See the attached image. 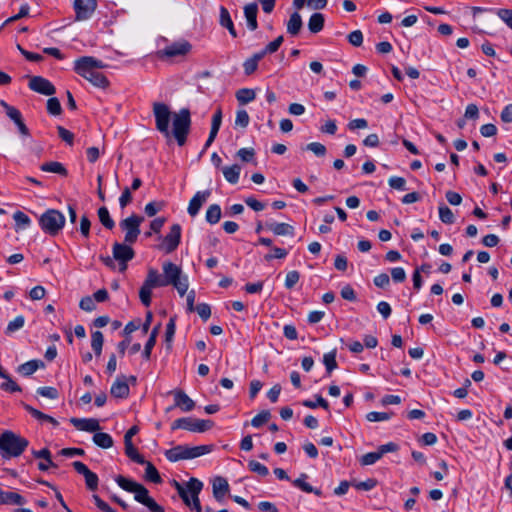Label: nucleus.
<instances>
[{
	"mask_svg": "<svg viewBox=\"0 0 512 512\" xmlns=\"http://www.w3.org/2000/svg\"><path fill=\"white\" fill-rule=\"evenodd\" d=\"M155 126L167 141L174 138L179 146H184L191 129V112L182 108L178 112H171L169 106L162 102L153 103Z\"/></svg>",
	"mask_w": 512,
	"mask_h": 512,
	"instance_id": "nucleus-1",
	"label": "nucleus"
},
{
	"mask_svg": "<svg viewBox=\"0 0 512 512\" xmlns=\"http://www.w3.org/2000/svg\"><path fill=\"white\" fill-rule=\"evenodd\" d=\"M163 274L157 270L150 269L145 282L141 288H153L155 286L165 287L173 286V288H187L188 284L182 282V271L179 266L172 262L163 263Z\"/></svg>",
	"mask_w": 512,
	"mask_h": 512,
	"instance_id": "nucleus-2",
	"label": "nucleus"
},
{
	"mask_svg": "<svg viewBox=\"0 0 512 512\" xmlns=\"http://www.w3.org/2000/svg\"><path fill=\"white\" fill-rule=\"evenodd\" d=\"M115 481L123 490L133 493L135 501L147 507L149 512H165L164 507L158 504L155 499L150 496L148 489L142 484L130 480L122 475H118L115 478Z\"/></svg>",
	"mask_w": 512,
	"mask_h": 512,
	"instance_id": "nucleus-3",
	"label": "nucleus"
},
{
	"mask_svg": "<svg viewBox=\"0 0 512 512\" xmlns=\"http://www.w3.org/2000/svg\"><path fill=\"white\" fill-rule=\"evenodd\" d=\"M29 445V441L14 433L6 430L0 434V455L4 459L19 457L23 454Z\"/></svg>",
	"mask_w": 512,
	"mask_h": 512,
	"instance_id": "nucleus-4",
	"label": "nucleus"
},
{
	"mask_svg": "<svg viewBox=\"0 0 512 512\" xmlns=\"http://www.w3.org/2000/svg\"><path fill=\"white\" fill-rule=\"evenodd\" d=\"M213 445H199L190 447L188 445H177L165 451V457L170 462L188 460L208 454L213 450Z\"/></svg>",
	"mask_w": 512,
	"mask_h": 512,
	"instance_id": "nucleus-5",
	"label": "nucleus"
},
{
	"mask_svg": "<svg viewBox=\"0 0 512 512\" xmlns=\"http://www.w3.org/2000/svg\"><path fill=\"white\" fill-rule=\"evenodd\" d=\"M39 225L44 233L56 236L65 225V217L59 210L48 209L39 217Z\"/></svg>",
	"mask_w": 512,
	"mask_h": 512,
	"instance_id": "nucleus-6",
	"label": "nucleus"
},
{
	"mask_svg": "<svg viewBox=\"0 0 512 512\" xmlns=\"http://www.w3.org/2000/svg\"><path fill=\"white\" fill-rule=\"evenodd\" d=\"M74 71L79 76L88 80L95 87L105 89L110 85L109 80L104 74L78 60H75L74 62Z\"/></svg>",
	"mask_w": 512,
	"mask_h": 512,
	"instance_id": "nucleus-7",
	"label": "nucleus"
},
{
	"mask_svg": "<svg viewBox=\"0 0 512 512\" xmlns=\"http://www.w3.org/2000/svg\"><path fill=\"white\" fill-rule=\"evenodd\" d=\"M214 426L212 420H204V419H196L192 417H183L176 419L172 425L171 429H184L191 432L203 433L210 430Z\"/></svg>",
	"mask_w": 512,
	"mask_h": 512,
	"instance_id": "nucleus-8",
	"label": "nucleus"
},
{
	"mask_svg": "<svg viewBox=\"0 0 512 512\" xmlns=\"http://www.w3.org/2000/svg\"><path fill=\"white\" fill-rule=\"evenodd\" d=\"M144 221V217L132 214L120 222V228L125 232L124 242L132 245L137 241L140 235V225Z\"/></svg>",
	"mask_w": 512,
	"mask_h": 512,
	"instance_id": "nucleus-9",
	"label": "nucleus"
},
{
	"mask_svg": "<svg viewBox=\"0 0 512 512\" xmlns=\"http://www.w3.org/2000/svg\"><path fill=\"white\" fill-rule=\"evenodd\" d=\"M182 228L180 224H173L170 227V231L164 237L162 244L159 246L160 249L164 250L166 254L174 252L181 241Z\"/></svg>",
	"mask_w": 512,
	"mask_h": 512,
	"instance_id": "nucleus-10",
	"label": "nucleus"
},
{
	"mask_svg": "<svg viewBox=\"0 0 512 512\" xmlns=\"http://www.w3.org/2000/svg\"><path fill=\"white\" fill-rule=\"evenodd\" d=\"M75 20H88L97 8V0H74Z\"/></svg>",
	"mask_w": 512,
	"mask_h": 512,
	"instance_id": "nucleus-11",
	"label": "nucleus"
},
{
	"mask_svg": "<svg viewBox=\"0 0 512 512\" xmlns=\"http://www.w3.org/2000/svg\"><path fill=\"white\" fill-rule=\"evenodd\" d=\"M29 88L42 95L52 96L56 92L55 86L42 76L29 77Z\"/></svg>",
	"mask_w": 512,
	"mask_h": 512,
	"instance_id": "nucleus-12",
	"label": "nucleus"
},
{
	"mask_svg": "<svg viewBox=\"0 0 512 512\" xmlns=\"http://www.w3.org/2000/svg\"><path fill=\"white\" fill-rule=\"evenodd\" d=\"M134 250L131 245L127 243L115 242L113 245V258L117 260L122 266L121 269H126V263L133 259Z\"/></svg>",
	"mask_w": 512,
	"mask_h": 512,
	"instance_id": "nucleus-13",
	"label": "nucleus"
},
{
	"mask_svg": "<svg viewBox=\"0 0 512 512\" xmlns=\"http://www.w3.org/2000/svg\"><path fill=\"white\" fill-rule=\"evenodd\" d=\"M75 471L85 478L86 487L90 491H95L98 488L99 478L96 473L92 472L83 462L74 461L72 463Z\"/></svg>",
	"mask_w": 512,
	"mask_h": 512,
	"instance_id": "nucleus-14",
	"label": "nucleus"
},
{
	"mask_svg": "<svg viewBox=\"0 0 512 512\" xmlns=\"http://www.w3.org/2000/svg\"><path fill=\"white\" fill-rule=\"evenodd\" d=\"M174 396V406L167 408L171 411L174 407L180 408L183 412H190L195 407V402L181 389H175L170 392Z\"/></svg>",
	"mask_w": 512,
	"mask_h": 512,
	"instance_id": "nucleus-15",
	"label": "nucleus"
},
{
	"mask_svg": "<svg viewBox=\"0 0 512 512\" xmlns=\"http://www.w3.org/2000/svg\"><path fill=\"white\" fill-rule=\"evenodd\" d=\"M187 488L191 494V507L196 512H202V507L199 500V494L202 491L203 483L197 478H190L187 482Z\"/></svg>",
	"mask_w": 512,
	"mask_h": 512,
	"instance_id": "nucleus-16",
	"label": "nucleus"
},
{
	"mask_svg": "<svg viewBox=\"0 0 512 512\" xmlns=\"http://www.w3.org/2000/svg\"><path fill=\"white\" fill-rule=\"evenodd\" d=\"M192 46L188 41L175 42L160 51L162 56L172 58L176 56H184L190 52Z\"/></svg>",
	"mask_w": 512,
	"mask_h": 512,
	"instance_id": "nucleus-17",
	"label": "nucleus"
},
{
	"mask_svg": "<svg viewBox=\"0 0 512 512\" xmlns=\"http://www.w3.org/2000/svg\"><path fill=\"white\" fill-rule=\"evenodd\" d=\"M213 497L219 503H222L225 496L230 491V486L226 478L217 476L212 481Z\"/></svg>",
	"mask_w": 512,
	"mask_h": 512,
	"instance_id": "nucleus-18",
	"label": "nucleus"
},
{
	"mask_svg": "<svg viewBox=\"0 0 512 512\" xmlns=\"http://www.w3.org/2000/svg\"><path fill=\"white\" fill-rule=\"evenodd\" d=\"M210 195H211L210 190L198 191L189 202V205L187 208L188 214L191 217H195L199 213L202 205L210 197Z\"/></svg>",
	"mask_w": 512,
	"mask_h": 512,
	"instance_id": "nucleus-19",
	"label": "nucleus"
},
{
	"mask_svg": "<svg viewBox=\"0 0 512 512\" xmlns=\"http://www.w3.org/2000/svg\"><path fill=\"white\" fill-rule=\"evenodd\" d=\"M71 424L78 430L86 432H97L100 430V424L94 418H71Z\"/></svg>",
	"mask_w": 512,
	"mask_h": 512,
	"instance_id": "nucleus-20",
	"label": "nucleus"
},
{
	"mask_svg": "<svg viewBox=\"0 0 512 512\" xmlns=\"http://www.w3.org/2000/svg\"><path fill=\"white\" fill-rule=\"evenodd\" d=\"M110 392L115 398L125 399L129 396L130 389L124 375L117 377L111 386Z\"/></svg>",
	"mask_w": 512,
	"mask_h": 512,
	"instance_id": "nucleus-21",
	"label": "nucleus"
},
{
	"mask_svg": "<svg viewBox=\"0 0 512 512\" xmlns=\"http://www.w3.org/2000/svg\"><path fill=\"white\" fill-rule=\"evenodd\" d=\"M257 13H258L257 3H249L244 6V16L247 21V27L251 31H255L258 28Z\"/></svg>",
	"mask_w": 512,
	"mask_h": 512,
	"instance_id": "nucleus-22",
	"label": "nucleus"
},
{
	"mask_svg": "<svg viewBox=\"0 0 512 512\" xmlns=\"http://www.w3.org/2000/svg\"><path fill=\"white\" fill-rule=\"evenodd\" d=\"M40 170L48 173H55L62 177L68 176V170L66 167L58 161H49L40 165Z\"/></svg>",
	"mask_w": 512,
	"mask_h": 512,
	"instance_id": "nucleus-23",
	"label": "nucleus"
},
{
	"mask_svg": "<svg viewBox=\"0 0 512 512\" xmlns=\"http://www.w3.org/2000/svg\"><path fill=\"white\" fill-rule=\"evenodd\" d=\"M0 377L6 381L0 385V389L6 392H21V387L10 377V375L0 366Z\"/></svg>",
	"mask_w": 512,
	"mask_h": 512,
	"instance_id": "nucleus-24",
	"label": "nucleus"
},
{
	"mask_svg": "<svg viewBox=\"0 0 512 512\" xmlns=\"http://www.w3.org/2000/svg\"><path fill=\"white\" fill-rule=\"evenodd\" d=\"M308 475L306 473H302L299 478L295 479L292 484L301 489L306 493H314L317 496H322V492L320 489L312 487L309 483L306 482Z\"/></svg>",
	"mask_w": 512,
	"mask_h": 512,
	"instance_id": "nucleus-25",
	"label": "nucleus"
},
{
	"mask_svg": "<svg viewBox=\"0 0 512 512\" xmlns=\"http://www.w3.org/2000/svg\"><path fill=\"white\" fill-rule=\"evenodd\" d=\"M0 503L11 505H23L25 503V499L16 492H5L0 489Z\"/></svg>",
	"mask_w": 512,
	"mask_h": 512,
	"instance_id": "nucleus-26",
	"label": "nucleus"
},
{
	"mask_svg": "<svg viewBox=\"0 0 512 512\" xmlns=\"http://www.w3.org/2000/svg\"><path fill=\"white\" fill-rule=\"evenodd\" d=\"M267 229L272 231L275 235H294V227L287 223H266Z\"/></svg>",
	"mask_w": 512,
	"mask_h": 512,
	"instance_id": "nucleus-27",
	"label": "nucleus"
},
{
	"mask_svg": "<svg viewBox=\"0 0 512 512\" xmlns=\"http://www.w3.org/2000/svg\"><path fill=\"white\" fill-rule=\"evenodd\" d=\"M220 25L228 29L230 35L233 38L237 37V32L235 30L233 21L231 19L230 13L224 6L220 7Z\"/></svg>",
	"mask_w": 512,
	"mask_h": 512,
	"instance_id": "nucleus-28",
	"label": "nucleus"
},
{
	"mask_svg": "<svg viewBox=\"0 0 512 512\" xmlns=\"http://www.w3.org/2000/svg\"><path fill=\"white\" fill-rule=\"evenodd\" d=\"M303 26L301 15L298 12H293L290 15V19L287 22V32L291 36H296L299 34L301 28Z\"/></svg>",
	"mask_w": 512,
	"mask_h": 512,
	"instance_id": "nucleus-29",
	"label": "nucleus"
},
{
	"mask_svg": "<svg viewBox=\"0 0 512 512\" xmlns=\"http://www.w3.org/2000/svg\"><path fill=\"white\" fill-rule=\"evenodd\" d=\"M23 407H24V409H25L28 413H30V414H31V416H32V417H34L35 419H37V420H39V421H46V422H49V423H51L53 426H58V425H59V422H58L55 418H53V417H51V416H49V415H47V414H45V413H43V412H41V411H39V410L35 409V408H34V407H32L31 405L26 404V403H23Z\"/></svg>",
	"mask_w": 512,
	"mask_h": 512,
	"instance_id": "nucleus-30",
	"label": "nucleus"
},
{
	"mask_svg": "<svg viewBox=\"0 0 512 512\" xmlns=\"http://www.w3.org/2000/svg\"><path fill=\"white\" fill-rule=\"evenodd\" d=\"M40 367H44L41 360H30L18 366L17 371L23 376H30Z\"/></svg>",
	"mask_w": 512,
	"mask_h": 512,
	"instance_id": "nucleus-31",
	"label": "nucleus"
},
{
	"mask_svg": "<svg viewBox=\"0 0 512 512\" xmlns=\"http://www.w3.org/2000/svg\"><path fill=\"white\" fill-rule=\"evenodd\" d=\"M325 23V17L322 13H314L310 16L309 22H308V28L310 32L312 33H318L320 32Z\"/></svg>",
	"mask_w": 512,
	"mask_h": 512,
	"instance_id": "nucleus-32",
	"label": "nucleus"
},
{
	"mask_svg": "<svg viewBox=\"0 0 512 512\" xmlns=\"http://www.w3.org/2000/svg\"><path fill=\"white\" fill-rule=\"evenodd\" d=\"M223 175L225 179L231 183L236 184L239 180L241 167L238 164H234L232 166H227L222 169Z\"/></svg>",
	"mask_w": 512,
	"mask_h": 512,
	"instance_id": "nucleus-33",
	"label": "nucleus"
},
{
	"mask_svg": "<svg viewBox=\"0 0 512 512\" xmlns=\"http://www.w3.org/2000/svg\"><path fill=\"white\" fill-rule=\"evenodd\" d=\"M263 57L259 52L253 54L250 58L246 59L243 63L244 73L249 76L252 75L258 68V63Z\"/></svg>",
	"mask_w": 512,
	"mask_h": 512,
	"instance_id": "nucleus-34",
	"label": "nucleus"
},
{
	"mask_svg": "<svg viewBox=\"0 0 512 512\" xmlns=\"http://www.w3.org/2000/svg\"><path fill=\"white\" fill-rule=\"evenodd\" d=\"M93 441L103 449L111 448L114 444L113 438L105 432H96L93 436Z\"/></svg>",
	"mask_w": 512,
	"mask_h": 512,
	"instance_id": "nucleus-35",
	"label": "nucleus"
},
{
	"mask_svg": "<svg viewBox=\"0 0 512 512\" xmlns=\"http://www.w3.org/2000/svg\"><path fill=\"white\" fill-rule=\"evenodd\" d=\"M125 444V454L134 462L144 465L146 460L142 455L139 454L137 448L133 445L132 442H124Z\"/></svg>",
	"mask_w": 512,
	"mask_h": 512,
	"instance_id": "nucleus-36",
	"label": "nucleus"
},
{
	"mask_svg": "<svg viewBox=\"0 0 512 512\" xmlns=\"http://www.w3.org/2000/svg\"><path fill=\"white\" fill-rule=\"evenodd\" d=\"M13 219L15 221V231L24 230L28 228L31 224L30 218L23 213L22 211H16L13 214Z\"/></svg>",
	"mask_w": 512,
	"mask_h": 512,
	"instance_id": "nucleus-37",
	"label": "nucleus"
},
{
	"mask_svg": "<svg viewBox=\"0 0 512 512\" xmlns=\"http://www.w3.org/2000/svg\"><path fill=\"white\" fill-rule=\"evenodd\" d=\"M99 221L106 229H113L115 226L114 220L111 218L107 207L102 206L97 211Z\"/></svg>",
	"mask_w": 512,
	"mask_h": 512,
	"instance_id": "nucleus-38",
	"label": "nucleus"
},
{
	"mask_svg": "<svg viewBox=\"0 0 512 512\" xmlns=\"http://www.w3.org/2000/svg\"><path fill=\"white\" fill-rule=\"evenodd\" d=\"M206 221L209 224H216L221 219V207L218 204H211L206 211Z\"/></svg>",
	"mask_w": 512,
	"mask_h": 512,
	"instance_id": "nucleus-39",
	"label": "nucleus"
},
{
	"mask_svg": "<svg viewBox=\"0 0 512 512\" xmlns=\"http://www.w3.org/2000/svg\"><path fill=\"white\" fill-rule=\"evenodd\" d=\"M256 98V93L253 89L242 88L236 92V99L240 104H248Z\"/></svg>",
	"mask_w": 512,
	"mask_h": 512,
	"instance_id": "nucleus-40",
	"label": "nucleus"
},
{
	"mask_svg": "<svg viewBox=\"0 0 512 512\" xmlns=\"http://www.w3.org/2000/svg\"><path fill=\"white\" fill-rule=\"evenodd\" d=\"M145 465H146V469H145L146 480H148L152 483H155V484L161 483L162 478H161L158 470L156 469V467L151 462H148V461H146Z\"/></svg>",
	"mask_w": 512,
	"mask_h": 512,
	"instance_id": "nucleus-41",
	"label": "nucleus"
},
{
	"mask_svg": "<svg viewBox=\"0 0 512 512\" xmlns=\"http://www.w3.org/2000/svg\"><path fill=\"white\" fill-rule=\"evenodd\" d=\"M103 342L104 338L102 332L94 331L91 335V347L97 356L102 352Z\"/></svg>",
	"mask_w": 512,
	"mask_h": 512,
	"instance_id": "nucleus-42",
	"label": "nucleus"
},
{
	"mask_svg": "<svg viewBox=\"0 0 512 512\" xmlns=\"http://www.w3.org/2000/svg\"><path fill=\"white\" fill-rule=\"evenodd\" d=\"M0 105L3 107V109L5 110V113L6 115L13 121H18L19 119H21L23 116L20 112L19 109H17L16 107L14 106H11L9 105L5 100H1L0 101Z\"/></svg>",
	"mask_w": 512,
	"mask_h": 512,
	"instance_id": "nucleus-43",
	"label": "nucleus"
},
{
	"mask_svg": "<svg viewBox=\"0 0 512 512\" xmlns=\"http://www.w3.org/2000/svg\"><path fill=\"white\" fill-rule=\"evenodd\" d=\"M315 399L316 401H312V400H304L302 402V405L307 407V408H310V409H315L317 408L318 406L319 407H322L323 409L325 410H328L329 409V403L327 402V400H325L321 395L319 394H316L315 395Z\"/></svg>",
	"mask_w": 512,
	"mask_h": 512,
	"instance_id": "nucleus-44",
	"label": "nucleus"
},
{
	"mask_svg": "<svg viewBox=\"0 0 512 512\" xmlns=\"http://www.w3.org/2000/svg\"><path fill=\"white\" fill-rule=\"evenodd\" d=\"M378 484L375 478H368L365 481H352V486L357 490L370 491L374 489Z\"/></svg>",
	"mask_w": 512,
	"mask_h": 512,
	"instance_id": "nucleus-45",
	"label": "nucleus"
},
{
	"mask_svg": "<svg viewBox=\"0 0 512 512\" xmlns=\"http://www.w3.org/2000/svg\"><path fill=\"white\" fill-rule=\"evenodd\" d=\"M323 363L326 367V371L328 374H330L334 369L337 368L336 350L335 349L329 353L324 354Z\"/></svg>",
	"mask_w": 512,
	"mask_h": 512,
	"instance_id": "nucleus-46",
	"label": "nucleus"
},
{
	"mask_svg": "<svg viewBox=\"0 0 512 512\" xmlns=\"http://www.w3.org/2000/svg\"><path fill=\"white\" fill-rule=\"evenodd\" d=\"M77 60L96 70L107 67V64H105L103 61L98 60L92 56H83L78 58Z\"/></svg>",
	"mask_w": 512,
	"mask_h": 512,
	"instance_id": "nucleus-47",
	"label": "nucleus"
},
{
	"mask_svg": "<svg viewBox=\"0 0 512 512\" xmlns=\"http://www.w3.org/2000/svg\"><path fill=\"white\" fill-rule=\"evenodd\" d=\"M271 418V413L269 410H263L258 413L252 420L251 425L255 428L261 427L263 424L267 423Z\"/></svg>",
	"mask_w": 512,
	"mask_h": 512,
	"instance_id": "nucleus-48",
	"label": "nucleus"
},
{
	"mask_svg": "<svg viewBox=\"0 0 512 512\" xmlns=\"http://www.w3.org/2000/svg\"><path fill=\"white\" fill-rule=\"evenodd\" d=\"M382 458L381 453L379 451L369 452L364 454L359 462L362 466H368L375 464L378 460Z\"/></svg>",
	"mask_w": 512,
	"mask_h": 512,
	"instance_id": "nucleus-49",
	"label": "nucleus"
},
{
	"mask_svg": "<svg viewBox=\"0 0 512 512\" xmlns=\"http://www.w3.org/2000/svg\"><path fill=\"white\" fill-rule=\"evenodd\" d=\"M175 317H171L166 325V331H165V342L167 343V347H171V343L173 340V337L175 335L176 330V324H175Z\"/></svg>",
	"mask_w": 512,
	"mask_h": 512,
	"instance_id": "nucleus-50",
	"label": "nucleus"
},
{
	"mask_svg": "<svg viewBox=\"0 0 512 512\" xmlns=\"http://www.w3.org/2000/svg\"><path fill=\"white\" fill-rule=\"evenodd\" d=\"M439 218L445 224H452L455 220L452 210L446 205L439 207Z\"/></svg>",
	"mask_w": 512,
	"mask_h": 512,
	"instance_id": "nucleus-51",
	"label": "nucleus"
},
{
	"mask_svg": "<svg viewBox=\"0 0 512 512\" xmlns=\"http://www.w3.org/2000/svg\"><path fill=\"white\" fill-rule=\"evenodd\" d=\"M47 111L54 116L61 114L62 107L58 98L52 97L47 100Z\"/></svg>",
	"mask_w": 512,
	"mask_h": 512,
	"instance_id": "nucleus-52",
	"label": "nucleus"
},
{
	"mask_svg": "<svg viewBox=\"0 0 512 512\" xmlns=\"http://www.w3.org/2000/svg\"><path fill=\"white\" fill-rule=\"evenodd\" d=\"M248 468L250 469V471L257 473L263 477L269 474L268 468L256 460H250L248 462Z\"/></svg>",
	"mask_w": 512,
	"mask_h": 512,
	"instance_id": "nucleus-53",
	"label": "nucleus"
},
{
	"mask_svg": "<svg viewBox=\"0 0 512 512\" xmlns=\"http://www.w3.org/2000/svg\"><path fill=\"white\" fill-rule=\"evenodd\" d=\"M58 135L62 141H64L67 145L72 146L74 143V134L64 128L63 126H57Z\"/></svg>",
	"mask_w": 512,
	"mask_h": 512,
	"instance_id": "nucleus-54",
	"label": "nucleus"
},
{
	"mask_svg": "<svg viewBox=\"0 0 512 512\" xmlns=\"http://www.w3.org/2000/svg\"><path fill=\"white\" fill-rule=\"evenodd\" d=\"M392 413L372 411L366 415V419L370 422L387 421L391 418Z\"/></svg>",
	"mask_w": 512,
	"mask_h": 512,
	"instance_id": "nucleus-55",
	"label": "nucleus"
},
{
	"mask_svg": "<svg viewBox=\"0 0 512 512\" xmlns=\"http://www.w3.org/2000/svg\"><path fill=\"white\" fill-rule=\"evenodd\" d=\"M173 486L175 487V489L177 490L180 498L182 499V501L187 505V506H190L191 505V501H190V497L188 495L189 493V490L188 488L186 487H183L178 481L176 480H173Z\"/></svg>",
	"mask_w": 512,
	"mask_h": 512,
	"instance_id": "nucleus-56",
	"label": "nucleus"
},
{
	"mask_svg": "<svg viewBox=\"0 0 512 512\" xmlns=\"http://www.w3.org/2000/svg\"><path fill=\"white\" fill-rule=\"evenodd\" d=\"M173 486L175 487V489L177 490L180 498L182 499V501L187 505V506H190L191 505V501H190V497L188 495L189 493V490L188 488L186 487H183L178 481L176 480H173Z\"/></svg>",
	"mask_w": 512,
	"mask_h": 512,
	"instance_id": "nucleus-57",
	"label": "nucleus"
},
{
	"mask_svg": "<svg viewBox=\"0 0 512 512\" xmlns=\"http://www.w3.org/2000/svg\"><path fill=\"white\" fill-rule=\"evenodd\" d=\"M305 149L313 152L318 157H323L326 155L327 149L325 145L319 142H312L306 145Z\"/></svg>",
	"mask_w": 512,
	"mask_h": 512,
	"instance_id": "nucleus-58",
	"label": "nucleus"
},
{
	"mask_svg": "<svg viewBox=\"0 0 512 512\" xmlns=\"http://www.w3.org/2000/svg\"><path fill=\"white\" fill-rule=\"evenodd\" d=\"M25 319L23 316H17L14 320L10 321L6 328V334H11L24 326Z\"/></svg>",
	"mask_w": 512,
	"mask_h": 512,
	"instance_id": "nucleus-59",
	"label": "nucleus"
},
{
	"mask_svg": "<svg viewBox=\"0 0 512 512\" xmlns=\"http://www.w3.org/2000/svg\"><path fill=\"white\" fill-rule=\"evenodd\" d=\"M163 207H164L163 202L152 201V202H149L148 204H146L144 211L147 216L153 217L154 215L157 214V212L162 210Z\"/></svg>",
	"mask_w": 512,
	"mask_h": 512,
	"instance_id": "nucleus-60",
	"label": "nucleus"
},
{
	"mask_svg": "<svg viewBox=\"0 0 512 512\" xmlns=\"http://www.w3.org/2000/svg\"><path fill=\"white\" fill-rule=\"evenodd\" d=\"M37 394L49 399H57L59 396L58 390L49 386L39 387L37 389Z\"/></svg>",
	"mask_w": 512,
	"mask_h": 512,
	"instance_id": "nucleus-61",
	"label": "nucleus"
},
{
	"mask_svg": "<svg viewBox=\"0 0 512 512\" xmlns=\"http://www.w3.org/2000/svg\"><path fill=\"white\" fill-rule=\"evenodd\" d=\"M194 311L198 313L203 321H207L211 316V308L206 303H200L194 307Z\"/></svg>",
	"mask_w": 512,
	"mask_h": 512,
	"instance_id": "nucleus-62",
	"label": "nucleus"
},
{
	"mask_svg": "<svg viewBox=\"0 0 512 512\" xmlns=\"http://www.w3.org/2000/svg\"><path fill=\"white\" fill-rule=\"evenodd\" d=\"M250 118L246 110H238L236 113L235 125L246 128L249 124Z\"/></svg>",
	"mask_w": 512,
	"mask_h": 512,
	"instance_id": "nucleus-63",
	"label": "nucleus"
},
{
	"mask_svg": "<svg viewBox=\"0 0 512 512\" xmlns=\"http://www.w3.org/2000/svg\"><path fill=\"white\" fill-rule=\"evenodd\" d=\"M497 15L503 20L509 28L512 29V10L510 9H499Z\"/></svg>",
	"mask_w": 512,
	"mask_h": 512,
	"instance_id": "nucleus-64",
	"label": "nucleus"
}]
</instances>
